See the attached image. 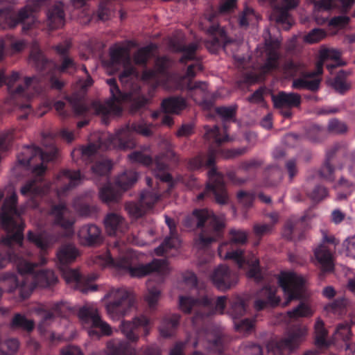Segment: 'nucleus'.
Masks as SVG:
<instances>
[{
	"mask_svg": "<svg viewBox=\"0 0 355 355\" xmlns=\"http://www.w3.org/2000/svg\"><path fill=\"white\" fill-rule=\"evenodd\" d=\"M17 196L12 193L7 197L3 204L0 220L2 227L6 231V236L2 239V243L8 247L6 253L0 252V268L5 267L10 261H13L16 265L19 272H27L31 271L33 266L28 261L19 257L12 248L13 243L21 246L23 240V230L24 225L19 218L24 209L17 208Z\"/></svg>",
	"mask_w": 355,
	"mask_h": 355,
	"instance_id": "1",
	"label": "nucleus"
},
{
	"mask_svg": "<svg viewBox=\"0 0 355 355\" xmlns=\"http://www.w3.org/2000/svg\"><path fill=\"white\" fill-rule=\"evenodd\" d=\"M57 148L51 143L46 146L45 150L35 146H26L17 156L19 164L24 166L32 167L34 177L26 180L20 188V193L29 198L42 197L46 194L51 187V183L44 182L42 175L45 173L46 166L45 162L53 161L57 155Z\"/></svg>",
	"mask_w": 355,
	"mask_h": 355,
	"instance_id": "2",
	"label": "nucleus"
},
{
	"mask_svg": "<svg viewBox=\"0 0 355 355\" xmlns=\"http://www.w3.org/2000/svg\"><path fill=\"white\" fill-rule=\"evenodd\" d=\"M101 263L110 266L121 274H129L133 277H142L152 272L164 275L169 271L165 259H155L150 263L143 264L136 263L135 253L126 248L120 241L114 243L109 253L99 257Z\"/></svg>",
	"mask_w": 355,
	"mask_h": 355,
	"instance_id": "3",
	"label": "nucleus"
},
{
	"mask_svg": "<svg viewBox=\"0 0 355 355\" xmlns=\"http://www.w3.org/2000/svg\"><path fill=\"white\" fill-rule=\"evenodd\" d=\"M152 128V124L139 121L120 129L115 135L103 133L98 137V145L92 143L87 146L74 150L71 153L72 156L80 155L85 162H90L95 157L98 148L105 150L113 147L122 150L131 149L135 146L134 132L149 137L153 133Z\"/></svg>",
	"mask_w": 355,
	"mask_h": 355,
	"instance_id": "4",
	"label": "nucleus"
},
{
	"mask_svg": "<svg viewBox=\"0 0 355 355\" xmlns=\"http://www.w3.org/2000/svg\"><path fill=\"white\" fill-rule=\"evenodd\" d=\"M33 266L30 272H19L21 278L17 277L14 274L6 272L0 275V280L6 286H8L9 291H12L15 288L19 289L20 296L25 299L28 297L33 290L36 286L46 288L55 284L58 278L54 272L51 270H42L35 272V268L38 266H44L47 263V259L44 254L40 255L39 263H31Z\"/></svg>",
	"mask_w": 355,
	"mask_h": 355,
	"instance_id": "5",
	"label": "nucleus"
},
{
	"mask_svg": "<svg viewBox=\"0 0 355 355\" xmlns=\"http://www.w3.org/2000/svg\"><path fill=\"white\" fill-rule=\"evenodd\" d=\"M106 83L110 86L112 99L104 103L94 101L89 105L83 97L77 94L69 98V101L76 114H85L92 110L95 114L101 115L103 118L120 114L121 108L117 102L128 99L130 94L119 90L114 78L107 79Z\"/></svg>",
	"mask_w": 355,
	"mask_h": 355,
	"instance_id": "6",
	"label": "nucleus"
},
{
	"mask_svg": "<svg viewBox=\"0 0 355 355\" xmlns=\"http://www.w3.org/2000/svg\"><path fill=\"white\" fill-rule=\"evenodd\" d=\"M248 239V232L242 230H232L230 231V243H225L218 247V254L223 259H230L235 261L240 268H248L247 275L249 278L259 282L262 279V273L259 267V261L254 254L247 257L243 255L241 250L225 251L226 248L231 243L244 244Z\"/></svg>",
	"mask_w": 355,
	"mask_h": 355,
	"instance_id": "7",
	"label": "nucleus"
},
{
	"mask_svg": "<svg viewBox=\"0 0 355 355\" xmlns=\"http://www.w3.org/2000/svg\"><path fill=\"white\" fill-rule=\"evenodd\" d=\"M193 218L200 230L194 242L196 248H205L221 237L225 227L223 216H217L208 209H200L193 211Z\"/></svg>",
	"mask_w": 355,
	"mask_h": 355,
	"instance_id": "8",
	"label": "nucleus"
},
{
	"mask_svg": "<svg viewBox=\"0 0 355 355\" xmlns=\"http://www.w3.org/2000/svg\"><path fill=\"white\" fill-rule=\"evenodd\" d=\"M104 297L107 299V313L112 320H119L128 315L135 302L133 293L123 287L112 288Z\"/></svg>",
	"mask_w": 355,
	"mask_h": 355,
	"instance_id": "9",
	"label": "nucleus"
},
{
	"mask_svg": "<svg viewBox=\"0 0 355 355\" xmlns=\"http://www.w3.org/2000/svg\"><path fill=\"white\" fill-rule=\"evenodd\" d=\"M3 85L7 86L8 93L13 97H26L29 98L32 91L39 93L42 87L41 78L37 76L27 77L24 80L20 78L18 72L6 77L3 71H0V87Z\"/></svg>",
	"mask_w": 355,
	"mask_h": 355,
	"instance_id": "10",
	"label": "nucleus"
},
{
	"mask_svg": "<svg viewBox=\"0 0 355 355\" xmlns=\"http://www.w3.org/2000/svg\"><path fill=\"white\" fill-rule=\"evenodd\" d=\"M78 317L87 334L91 338H99L101 336H110L112 328L103 320L96 306L87 304L80 309Z\"/></svg>",
	"mask_w": 355,
	"mask_h": 355,
	"instance_id": "11",
	"label": "nucleus"
},
{
	"mask_svg": "<svg viewBox=\"0 0 355 355\" xmlns=\"http://www.w3.org/2000/svg\"><path fill=\"white\" fill-rule=\"evenodd\" d=\"M305 326L292 329L278 342L271 341L267 345L268 355H282L284 352H291L297 349L306 335Z\"/></svg>",
	"mask_w": 355,
	"mask_h": 355,
	"instance_id": "12",
	"label": "nucleus"
},
{
	"mask_svg": "<svg viewBox=\"0 0 355 355\" xmlns=\"http://www.w3.org/2000/svg\"><path fill=\"white\" fill-rule=\"evenodd\" d=\"M110 59L112 64H121L123 71L119 75L121 83L125 87H129L137 79L138 73L131 62L128 51L125 47H116L111 50Z\"/></svg>",
	"mask_w": 355,
	"mask_h": 355,
	"instance_id": "13",
	"label": "nucleus"
},
{
	"mask_svg": "<svg viewBox=\"0 0 355 355\" xmlns=\"http://www.w3.org/2000/svg\"><path fill=\"white\" fill-rule=\"evenodd\" d=\"M278 282L287 296L283 306H287L291 300L303 296L305 290L304 280L297 274L293 272H282Z\"/></svg>",
	"mask_w": 355,
	"mask_h": 355,
	"instance_id": "14",
	"label": "nucleus"
},
{
	"mask_svg": "<svg viewBox=\"0 0 355 355\" xmlns=\"http://www.w3.org/2000/svg\"><path fill=\"white\" fill-rule=\"evenodd\" d=\"M211 193L218 204L225 205L228 203L229 197L224 182L223 176L216 168H211L208 171V182L205 192L198 195V200H201L205 196Z\"/></svg>",
	"mask_w": 355,
	"mask_h": 355,
	"instance_id": "15",
	"label": "nucleus"
},
{
	"mask_svg": "<svg viewBox=\"0 0 355 355\" xmlns=\"http://www.w3.org/2000/svg\"><path fill=\"white\" fill-rule=\"evenodd\" d=\"M263 3H268L273 7L271 18L277 24H281L283 28L289 30L292 26L288 10L295 8L298 0H260Z\"/></svg>",
	"mask_w": 355,
	"mask_h": 355,
	"instance_id": "16",
	"label": "nucleus"
},
{
	"mask_svg": "<svg viewBox=\"0 0 355 355\" xmlns=\"http://www.w3.org/2000/svg\"><path fill=\"white\" fill-rule=\"evenodd\" d=\"M60 269L66 282L67 284L73 283L75 288L82 293H87L96 290V285L92 284V282L97 279L96 275L90 274L83 276L78 270L69 268L66 266L61 267Z\"/></svg>",
	"mask_w": 355,
	"mask_h": 355,
	"instance_id": "17",
	"label": "nucleus"
},
{
	"mask_svg": "<svg viewBox=\"0 0 355 355\" xmlns=\"http://www.w3.org/2000/svg\"><path fill=\"white\" fill-rule=\"evenodd\" d=\"M210 304L211 301L207 297H204L201 301L189 296H180L179 297V308L182 312L185 313H195L193 322L198 318L210 315V313L206 312L209 309Z\"/></svg>",
	"mask_w": 355,
	"mask_h": 355,
	"instance_id": "18",
	"label": "nucleus"
},
{
	"mask_svg": "<svg viewBox=\"0 0 355 355\" xmlns=\"http://www.w3.org/2000/svg\"><path fill=\"white\" fill-rule=\"evenodd\" d=\"M28 314L35 315L40 318L37 330L42 335L45 336L49 327L54 321V313L49 310V304L35 302L28 308Z\"/></svg>",
	"mask_w": 355,
	"mask_h": 355,
	"instance_id": "19",
	"label": "nucleus"
},
{
	"mask_svg": "<svg viewBox=\"0 0 355 355\" xmlns=\"http://www.w3.org/2000/svg\"><path fill=\"white\" fill-rule=\"evenodd\" d=\"M150 319L144 315H141L134 318L132 321H121L119 328L129 341L137 342L139 340V335L135 332V330L139 327H143L144 336H147L150 331Z\"/></svg>",
	"mask_w": 355,
	"mask_h": 355,
	"instance_id": "20",
	"label": "nucleus"
},
{
	"mask_svg": "<svg viewBox=\"0 0 355 355\" xmlns=\"http://www.w3.org/2000/svg\"><path fill=\"white\" fill-rule=\"evenodd\" d=\"M158 199L159 196L157 193L145 191L141 194L139 202H128L125 205V209L131 217L137 218L142 216L147 210L151 209Z\"/></svg>",
	"mask_w": 355,
	"mask_h": 355,
	"instance_id": "21",
	"label": "nucleus"
},
{
	"mask_svg": "<svg viewBox=\"0 0 355 355\" xmlns=\"http://www.w3.org/2000/svg\"><path fill=\"white\" fill-rule=\"evenodd\" d=\"M272 101L275 107L281 110L282 114L288 118L291 116V109L297 107L301 103V96L294 92H279L272 96Z\"/></svg>",
	"mask_w": 355,
	"mask_h": 355,
	"instance_id": "22",
	"label": "nucleus"
},
{
	"mask_svg": "<svg viewBox=\"0 0 355 355\" xmlns=\"http://www.w3.org/2000/svg\"><path fill=\"white\" fill-rule=\"evenodd\" d=\"M81 180L79 171H71L64 170L55 178L54 184L57 187V195L59 198L64 196L68 191L78 184Z\"/></svg>",
	"mask_w": 355,
	"mask_h": 355,
	"instance_id": "23",
	"label": "nucleus"
},
{
	"mask_svg": "<svg viewBox=\"0 0 355 355\" xmlns=\"http://www.w3.org/2000/svg\"><path fill=\"white\" fill-rule=\"evenodd\" d=\"M47 0H26V5L18 12V24L23 23L24 32L28 31L35 22L33 15L45 5Z\"/></svg>",
	"mask_w": 355,
	"mask_h": 355,
	"instance_id": "24",
	"label": "nucleus"
},
{
	"mask_svg": "<svg viewBox=\"0 0 355 355\" xmlns=\"http://www.w3.org/2000/svg\"><path fill=\"white\" fill-rule=\"evenodd\" d=\"M340 51L334 49H324L320 52L319 60L316 62V73H322L323 66L331 71L333 69L340 66H345L346 62L340 60Z\"/></svg>",
	"mask_w": 355,
	"mask_h": 355,
	"instance_id": "25",
	"label": "nucleus"
},
{
	"mask_svg": "<svg viewBox=\"0 0 355 355\" xmlns=\"http://www.w3.org/2000/svg\"><path fill=\"white\" fill-rule=\"evenodd\" d=\"M166 223L168 226L170 235L164 240L161 245L155 248V252L157 255H163L164 254L168 256H174V253H171V250H177L180 241L175 232V225L173 219L168 216L165 217Z\"/></svg>",
	"mask_w": 355,
	"mask_h": 355,
	"instance_id": "26",
	"label": "nucleus"
},
{
	"mask_svg": "<svg viewBox=\"0 0 355 355\" xmlns=\"http://www.w3.org/2000/svg\"><path fill=\"white\" fill-rule=\"evenodd\" d=\"M211 37L206 43V47L211 53H216L221 47L225 48L227 44L232 42L227 37L223 28L218 24H213L207 29Z\"/></svg>",
	"mask_w": 355,
	"mask_h": 355,
	"instance_id": "27",
	"label": "nucleus"
},
{
	"mask_svg": "<svg viewBox=\"0 0 355 355\" xmlns=\"http://www.w3.org/2000/svg\"><path fill=\"white\" fill-rule=\"evenodd\" d=\"M77 236L79 243L84 246L97 245L102 241L101 229L92 223L81 226L77 232Z\"/></svg>",
	"mask_w": 355,
	"mask_h": 355,
	"instance_id": "28",
	"label": "nucleus"
},
{
	"mask_svg": "<svg viewBox=\"0 0 355 355\" xmlns=\"http://www.w3.org/2000/svg\"><path fill=\"white\" fill-rule=\"evenodd\" d=\"M213 284L220 290L230 288L236 282V277L225 265L218 266L211 275Z\"/></svg>",
	"mask_w": 355,
	"mask_h": 355,
	"instance_id": "29",
	"label": "nucleus"
},
{
	"mask_svg": "<svg viewBox=\"0 0 355 355\" xmlns=\"http://www.w3.org/2000/svg\"><path fill=\"white\" fill-rule=\"evenodd\" d=\"M277 288L275 286H266L261 288L257 294L254 301V308L260 311L269 307L277 306L280 302L279 297L276 296Z\"/></svg>",
	"mask_w": 355,
	"mask_h": 355,
	"instance_id": "30",
	"label": "nucleus"
},
{
	"mask_svg": "<svg viewBox=\"0 0 355 355\" xmlns=\"http://www.w3.org/2000/svg\"><path fill=\"white\" fill-rule=\"evenodd\" d=\"M17 0H0V28H14L18 24V13L13 11Z\"/></svg>",
	"mask_w": 355,
	"mask_h": 355,
	"instance_id": "31",
	"label": "nucleus"
},
{
	"mask_svg": "<svg viewBox=\"0 0 355 355\" xmlns=\"http://www.w3.org/2000/svg\"><path fill=\"white\" fill-rule=\"evenodd\" d=\"M51 214L53 216L55 223L64 230L72 228L75 223L71 211L64 202L52 206Z\"/></svg>",
	"mask_w": 355,
	"mask_h": 355,
	"instance_id": "32",
	"label": "nucleus"
},
{
	"mask_svg": "<svg viewBox=\"0 0 355 355\" xmlns=\"http://www.w3.org/2000/svg\"><path fill=\"white\" fill-rule=\"evenodd\" d=\"M171 65V60L166 57L159 58L156 60L155 69L145 70L142 74L144 81H155L157 84L161 82V78L168 76L167 69Z\"/></svg>",
	"mask_w": 355,
	"mask_h": 355,
	"instance_id": "33",
	"label": "nucleus"
},
{
	"mask_svg": "<svg viewBox=\"0 0 355 355\" xmlns=\"http://www.w3.org/2000/svg\"><path fill=\"white\" fill-rule=\"evenodd\" d=\"M279 42L277 40H266V60L262 67L263 73H268L278 67Z\"/></svg>",
	"mask_w": 355,
	"mask_h": 355,
	"instance_id": "34",
	"label": "nucleus"
},
{
	"mask_svg": "<svg viewBox=\"0 0 355 355\" xmlns=\"http://www.w3.org/2000/svg\"><path fill=\"white\" fill-rule=\"evenodd\" d=\"M64 12L63 4L55 3L46 12V24L50 30L62 27L64 24Z\"/></svg>",
	"mask_w": 355,
	"mask_h": 355,
	"instance_id": "35",
	"label": "nucleus"
},
{
	"mask_svg": "<svg viewBox=\"0 0 355 355\" xmlns=\"http://www.w3.org/2000/svg\"><path fill=\"white\" fill-rule=\"evenodd\" d=\"M314 256L317 261L315 263L323 272H331L334 270V257L327 245L324 244L319 245L314 251Z\"/></svg>",
	"mask_w": 355,
	"mask_h": 355,
	"instance_id": "36",
	"label": "nucleus"
},
{
	"mask_svg": "<svg viewBox=\"0 0 355 355\" xmlns=\"http://www.w3.org/2000/svg\"><path fill=\"white\" fill-rule=\"evenodd\" d=\"M321 73H316V69L311 72L306 73L302 78L293 80L292 87L295 89H307L316 91L320 87Z\"/></svg>",
	"mask_w": 355,
	"mask_h": 355,
	"instance_id": "37",
	"label": "nucleus"
},
{
	"mask_svg": "<svg viewBox=\"0 0 355 355\" xmlns=\"http://www.w3.org/2000/svg\"><path fill=\"white\" fill-rule=\"evenodd\" d=\"M220 153V151L219 149H215L214 147H210L206 160H205L203 155H199L189 160L188 163V167L191 170L199 169L202 166L210 167L209 170L211 168H215L214 167V164L215 163V157Z\"/></svg>",
	"mask_w": 355,
	"mask_h": 355,
	"instance_id": "38",
	"label": "nucleus"
},
{
	"mask_svg": "<svg viewBox=\"0 0 355 355\" xmlns=\"http://www.w3.org/2000/svg\"><path fill=\"white\" fill-rule=\"evenodd\" d=\"M28 240L35 243L41 250L44 251L53 243L58 241L60 236L46 232L35 234L29 232L28 234Z\"/></svg>",
	"mask_w": 355,
	"mask_h": 355,
	"instance_id": "39",
	"label": "nucleus"
},
{
	"mask_svg": "<svg viewBox=\"0 0 355 355\" xmlns=\"http://www.w3.org/2000/svg\"><path fill=\"white\" fill-rule=\"evenodd\" d=\"M106 230L109 234H114L117 231L123 232L126 227L124 218L116 213L108 214L104 219Z\"/></svg>",
	"mask_w": 355,
	"mask_h": 355,
	"instance_id": "40",
	"label": "nucleus"
},
{
	"mask_svg": "<svg viewBox=\"0 0 355 355\" xmlns=\"http://www.w3.org/2000/svg\"><path fill=\"white\" fill-rule=\"evenodd\" d=\"M78 255V251L73 244L62 245L57 252V258L62 266L61 267L73 261Z\"/></svg>",
	"mask_w": 355,
	"mask_h": 355,
	"instance_id": "41",
	"label": "nucleus"
},
{
	"mask_svg": "<svg viewBox=\"0 0 355 355\" xmlns=\"http://www.w3.org/2000/svg\"><path fill=\"white\" fill-rule=\"evenodd\" d=\"M186 106V101L182 97H171L162 103V109L164 113L179 114Z\"/></svg>",
	"mask_w": 355,
	"mask_h": 355,
	"instance_id": "42",
	"label": "nucleus"
},
{
	"mask_svg": "<svg viewBox=\"0 0 355 355\" xmlns=\"http://www.w3.org/2000/svg\"><path fill=\"white\" fill-rule=\"evenodd\" d=\"M10 327L14 329H21L30 333L35 329V324L33 320L28 319L26 315L16 313L11 320Z\"/></svg>",
	"mask_w": 355,
	"mask_h": 355,
	"instance_id": "43",
	"label": "nucleus"
},
{
	"mask_svg": "<svg viewBox=\"0 0 355 355\" xmlns=\"http://www.w3.org/2000/svg\"><path fill=\"white\" fill-rule=\"evenodd\" d=\"M180 316L178 314H173L165 318L160 327L159 332L162 336L168 338L173 335L175 329L179 324Z\"/></svg>",
	"mask_w": 355,
	"mask_h": 355,
	"instance_id": "44",
	"label": "nucleus"
},
{
	"mask_svg": "<svg viewBox=\"0 0 355 355\" xmlns=\"http://www.w3.org/2000/svg\"><path fill=\"white\" fill-rule=\"evenodd\" d=\"M205 138L208 141H212L216 146H219L220 144L230 141L227 132L225 133L224 136L220 135L219 128L217 125H214L211 128L206 125L205 126ZM224 129L225 132H227L225 125H224Z\"/></svg>",
	"mask_w": 355,
	"mask_h": 355,
	"instance_id": "45",
	"label": "nucleus"
},
{
	"mask_svg": "<svg viewBox=\"0 0 355 355\" xmlns=\"http://www.w3.org/2000/svg\"><path fill=\"white\" fill-rule=\"evenodd\" d=\"M29 61L37 69L41 71L46 69L49 65V62L40 50L36 42H34L32 45Z\"/></svg>",
	"mask_w": 355,
	"mask_h": 355,
	"instance_id": "46",
	"label": "nucleus"
},
{
	"mask_svg": "<svg viewBox=\"0 0 355 355\" xmlns=\"http://www.w3.org/2000/svg\"><path fill=\"white\" fill-rule=\"evenodd\" d=\"M353 5V0H320L315 3V6L324 10L338 8L346 11Z\"/></svg>",
	"mask_w": 355,
	"mask_h": 355,
	"instance_id": "47",
	"label": "nucleus"
},
{
	"mask_svg": "<svg viewBox=\"0 0 355 355\" xmlns=\"http://www.w3.org/2000/svg\"><path fill=\"white\" fill-rule=\"evenodd\" d=\"M187 89L189 92V96L195 101H198L201 98H205L209 94L207 83L205 82H189L187 85Z\"/></svg>",
	"mask_w": 355,
	"mask_h": 355,
	"instance_id": "48",
	"label": "nucleus"
},
{
	"mask_svg": "<svg viewBox=\"0 0 355 355\" xmlns=\"http://www.w3.org/2000/svg\"><path fill=\"white\" fill-rule=\"evenodd\" d=\"M338 148L339 145L335 144L331 148L327 150V160L320 171V176L329 181H333L334 180V168L330 164L329 159L333 157L334 154L336 153V150H338Z\"/></svg>",
	"mask_w": 355,
	"mask_h": 355,
	"instance_id": "49",
	"label": "nucleus"
},
{
	"mask_svg": "<svg viewBox=\"0 0 355 355\" xmlns=\"http://www.w3.org/2000/svg\"><path fill=\"white\" fill-rule=\"evenodd\" d=\"M352 73V71L340 70L335 77L332 86L339 93L343 94L350 88V83L347 81V77Z\"/></svg>",
	"mask_w": 355,
	"mask_h": 355,
	"instance_id": "50",
	"label": "nucleus"
},
{
	"mask_svg": "<svg viewBox=\"0 0 355 355\" xmlns=\"http://www.w3.org/2000/svg\"><path fill=\"white\" fill-rule=\"evenodd\" d=\"M120 195V191L110 183L102 187L99 191L101 200L107 204L117 201Z\"/></svg>",
	"mask_w": 355,
	"mask_h": 355,
	"instance_id": "51",
	"label": "nucleus"
},
{
	"mask_svg": "<svg viewBox=\"0 0 355 355\" xmlns=\"http://www.w3.org/2000/svg\"><path fill=\"white\" fill-rule=\"evenodd\" d=\"M128 349L126 342L120 340H112L107 343V355H125ZM92 355H105L103 353L96 352Z\"/></svg>",
	"mask_w": 355,
	"mask_h": 355,
	"instance_id": "52",
	"label": "nucleus"
},
{
	"mask_svg": "<svg viewBox=\"0 0 355 355\" xmlns=\"http://www.w3.org/2000/svg\"><path fill=\"white\" fill-rule=\"evenodd\" d=\"M7 45H10L12 53H15L21 51L26 47V44L23 40H0V61L4 57V48Z\"/></svg>",
	"mask_w": 355,
	"mask_h": 355,
	"instance_id": "53",
	"label": "nucleus"
},
{
	"mask_svg": "<svg viewBox=\"0 0 355 355\" xmlns=\"http://www.w3.org/2000/svg\"><path fill=\"white\" fill-rule=\"evenodd\" d=\"M137 180V174L134 171H127L119 175L116 183L121 189L125 191Z\"/></svg>",
	"mask_w": 355,
	"mask_h": 355,
	"instance_id": "54",
	"label": "nucleus"
},
{
	"mask_svg": "<svg viewBox=\"0 0 355 355\" xmlns=\"http://www.w3.org/2000/svg\"><path fill=\"white\" fill-rule=\"evenodd\" d=\"M199 45L197 42H192L188 45H180L177 49V51L182 52V56L180 59V62L184 63L188 60H194L196 58V52Z\"/></svg>",
	"mask_w": 355,
	"mask_h": 355,
	"instance_id": "55",
	"label": "nucleus"
},
{
	"mask_svg": "<svg viewBox=\"0 0 355 355\" xmlns=\"http://www.w3.org/2000/svg\"><path fill=\"white\" fill-rule=\"evenodd\" d=\"M313 314L309 306L304 302L294 308L293 310L287 312L288 317L291 320H297L300 318L310 317Z\"/></svg>",
	"mask_w": 355,
	"mask_h": 355,
	"instance_id": "56",
	"label": "nucleus"
},
{
	"mask_svg": "<svg viewBox=\"0 0 355 355\" xmlns=\"http://www.w3.org/2000/svg\"><path fill=\"white\" fill-rule=\"evenodd\" d=\"M245 312V303L241 298L237 297L231 302V307L229 313L234 320L243 315Z\"/></svg>",
	"mask_w": 355,
	"mask_h": 355,
	"instance_id": "57",
	"label": "nucleus"
},
{
	"mask_svg": "<svg viewBox=\"0 0 355 355\" xmlns=\"http://www.w3.org/2000/svg\"><path fill=\"white\" fill-rule=\"evenodd\" d=\"M161 297V291L156 286L148 287L145 295V301L150 309H154Z\"/></svg>",
	"mask_w": 355,
	"mask_h": 355,
	"instance_id": "58",
	"label": "nucleus"
},
{
	"mask_svg": "<svg viewBox=\"0 0 355 355\" xmlns=\"http://www.w3.org/2000/svg\"><path fill=\"white\" fill-rule=\"evenodd\" d=\"M347 301L344 297H340L325 306V310L336 315H340L344 313Z\"/></svg>",
	"mask_w": 355,
	"mask_h": 355,
	"instance_id": "59",
	"label": "nucleus"
},
{
	"mask_svg": "<svg viewBox=\"0 0 355 355\" xmlns=\"http://www.w3.org/2000/svg\"><path fill=\"white\" fill-rule=\"evenodd\" d=\"M73 207L79 216L85 218L91 217L96 212V208L95 207H91L87 204L81 203L79 202V199L74 200Z\"/></svg>",
	"mask_w": 355,
	"mask_h": 355,
	"instance_id": "60",
	"label": "nucleus"
},
{
	"mask_svg": "<svg viewBox=\"0 0 355 355\" xmlns=\"http://www.w3.org/2000/svg\"><path fill=\"white\" fill-rule=\"evenodd\" d=\"M112 164L110 160L101 159L97 161L94 165L92 166V172L96 175L104 176L107 175L110 171Z\"/></svg>",
	"mask_w": 355,
	"mask_h": 355,
	"instance_id": "61",
	"label": "nucleus"
},
{
	"mask_svg": "<svg viewBox=\"0 0 355 355\" xmlns=\"http://www.w3.org/2000/svg\"><path fill=\"white\" fill-rule=\"evenodd\" d=\"M153 165L155 175L162 182H168L171 186L172 177L165 171L166 168V164L157 161Z\"/></svg>",
	"mask_w": 355,
	"mask_h": 355,
	"instance_id": "62",
	"label": "nucleus"
},
{
	"mask_svg": "<svg viewBox=\"0 0 355 355\" xmlns=\"http://www.w3.org/2000/svg\"><path fill=\"white\" fill-rule=\"evenodd\" d=\"M328 131L334 135L345 134L347 132V124L337 119L329 120L327 125Z\"/></svg>",
	"mask_w": 355,
	"mask_h": 355,
	"instance_id": "63",
	"label": "nucleus"
},
{
	"mask_svg": "<svg viewBox=\"0 0 355 355\" xmlns=\"http://www.w3.org/2000/svg\"><path fill=\"white\" fill-rule=\"evenodd\" d=\"M112 5L109 1H103L101 2L97 10L96 16L99 20H108L112 16Z\"/></svg>",
	"mask_w": 355,
	"mask_h": 355,
	"instance_id": "64",
	"label": "nucleus"
}]
</instances>
